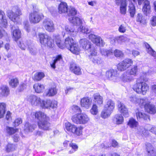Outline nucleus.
Instances as JSON below:
<instances>
[{
  "mask_svg": "<svg viewBox=\"0 0 156 156\" xmlns=\"http://www.w3.org/2000/svg\"><path fill=\"white\" fill-rule=\"evenodd\" d=\"M54 37L53 40L48 35L44 33H39L37 38L39 40L42 45L44 46L47 45L50 48L52 47L54 44L53 41L55 42L57 46L61 49L66 48L69 49L75 43L73 38L70 37H68L65 39L64 43H62L61 39L59 35H54Z\"/></svg>",
  "mask_w": 156,
  "mask_h": 156,
  "instance_id": "f257e3e1",
  "label": "nucleus"
},
{
  "mask_svg": "<svg viewBox=\"0 0 156 156\" xmlns=\"http://www.w3.org/2000/svg\"><path fill=\"white\" fill-rule=\"evenodd\" d=\"M133 89L138 94L145 95L149 89V87L141 76L136 80V83L133 86Z\"/></svg>",
  "mask_w": 156,
  "mask_h": 156,
  "instance_id": "f03ea898",
  "label": "nucleus"
},
{
  "mask_svg": "<svg viewBox=\"0 0 156 156\" xmlns=\"http://www.w3.org/2000/svg\"><path fill=\"white\" fill-rule=\"evenodd\" d=\"M58 12L59 13L66 12L69 17V21L74 25L80 26L84 21L82 19L77 16H73L76 14V10H58Z\"/></svg>",
  "mask_w": 156,
  "mask_h": 156,
  "instance_id": "7ed1b4c3",
  "label": "nucleus"
},
{
  "mask_svg": "<svg viewBox=\"0 0 156 156\" xmlns=\"http://www.w3.org/2000/svg\"><path fill=\"white\" fill-rule=\"evenodd\" d=\"M73 122L77 124H84L87 123L90 119L87 115L84 113L76 114L72 117Z\"/></svg>",
  "mask_w": 156,
  "mask_h": 156,
  "instance_id": "20e7f679",
  "label": "nucleus"
},
{
  "mask_svg": "<svg viewBox=\"0 0 156 156\" xmlns=\"http://www.w3.org/2000/svg\"><path fill=\"white\" fill-rule=\"evenodd\" d=\"M29 17L31 23H37L43 19L44 16L41 13L34 11L30 14Z\"/></svg>",
  "mask_w": 156,
  "mask_h": 156,
  "instance_id": "39448f33",
  "label": "nucleus"
},
{
  "mask_svg": "<svg viewBox=\"0 0 156 156\" xmlns=\"http://www.w3.org/2000/svg\"><path fill=\"white\" fill-rule=\"evenodd\" d=\"M133 62V60L131 59H125L118 64V69L121 71H123L132 65Z\"/></svg>",
  "mask_w": 156,
  "mask_h": 156,
  "instance_id": "423d86ee",
  "label": "nucleus"
},
{
  "mask_svg": "<svg viewBox=\"0 0 156 156\" xmlns=\"http://www.w3.org/2000/svg\"><path fill=\"white\" fill-rule=\"evenodd\" d=\"M57 102L56 101H51L50 100H41L40 106L43 108H54L57 106Z\"/></svg>",
  "mask_w": 156,
  "mask_h": 156,
  "instance_id": "0eeeda50",
  "label": "nucleus"
},
{
  "mask_svg": "<svg viewBox=\"0 0 156 156\" xmlns=\"http://www.w3.org/2000/svg\"><path fill=\"white\" fill-rule=\"evenodd\" d=\"M42 26L48 32H53L55 30L53 22L49 18L45 19L43 20Z\"/></svg>",
  "mask_w": 156,
  "mask_h": 156,
  "instance_id": "6e6552de",
  "label": "nucleus"
},
{
  "mask_svg": "<svg viewBox=\"0 0 156 156\" xmlns=\"http://www.w3.org/2000/svg\"><path fill=\"white\" fill-rule=\"evenodd\" d=\"M129 100L130 101L136 105L142 106L144 102L147 101V98L145 97L142 98H140L136 95H132L129 97Z\"/></svg>",
  "mask_w": 156,
  "mask_h": 156,
  "instance_id": "1a4fd4ad",
  "label": "nucleus"
},
{
  "mask_svg": "<svg viewBox=\"0 0 156 156\" xmlns=\"http://www.w3.org/2000/svg\"><path fill=\"white\" fill-rule=\"evenodd\" d=\"M26 99L32 106H40L41 100L40 97L33 95L27 96Z\"/></svg>",
  "mask_w": 156,
  "mask_h": 156,
  "instance_id": "9d476101",
  "label": "nucleus"
},
{
  "mask_svg": "<svg viewBox=\"0 0 156 156\" xmlns=\"http://www.w3.org/2000/svg\"><path fill=\"white\" fill-rule=\"evenodd\" d=\"M8 16L9 18L14 22L17 23L19 19V16L21 15V10H16L13 12L12 10H8Z\"/></svg>",
  "mask_w": 156,
  "mask_h": 156,
  "instance_id": "9b49d317",
  "label": "nucleus"
},
{
  "mask_svg": "<svg viewBox=\"0 0 156 156\" xmlns=\"http://www.w3.org/2000/svg\"><path fill=\"white\" fill-rule=\"evenodd\" d=\"M149 100L147 98V101L143 103L142 106H144L146 111L151 114H154L156 113V109L154 105L151 104Z\"/></svg>",
  "mask_w": 156,
  "mask_h": 156,
  "instance_id": "f8f14e48",
  "label": "nucleus"
},
{
  "mask_svg": "<svg viewBox=\"0 0 156 156\" xmlns=\"http://www.w3.org/2000/svg\"><path fill=\"white\" fill-rule=\"evenodd\" d=\"M48 117H47L46 119H44L42 120L37 121V125L39 128L44 130H48L51 126L50 123L48 121Z\"/></svg>",
  "mask_w": 156,
  "mask_h": 156,
  "instance_id": "ddd939ff",
  "label": "nucleus"
},
{
  "mask_svg": "<svg viewBox=\"0 0 156 156\" xmlns=\"http://www.w3.org/2000/svg\"><path fill=\"white\" fill-rule=\"evenodd\" d=\"M88 38L94 43L99 46H103L104 45L103 40L101 37L93 34L89 35Z\"/></svg>",
  "mask_w": 156,
  "mask_h": 156,
  "instance_id": "4468645a",
  "label": "nucleus"
},
{
  "mask_svg": "<svg viewBox=\"0 0 156 156\" xmlns=\"http://www.w3.org/2000/svg\"><path fill=\"white\" fill-rule=\"evenodd\" d=\"M118 107L119 111L125 117H128L129 116V114L128 112L127 109L123 103L120 101L118 102Z\"/></svg>",
  "mask_w": 156,
  "mask_h": 156,
  "instance_id": "2eb2a0df",
  "label": "nucleus"
},
{
  "mask_svg": "<svg viewBox=\"0 0 156 156\" xmlns=\"http://www.w3.org/2000/svg\"><path fill=\"white\" fill-rule=\"evenodd\" d=\"M120 79L124 83H129L132 81L133 79V77L131 76L127 71L123 73L120 77Z\"/></svg>",
  "mask_w": 156,
  "mask_h": 156,
  "instance_id": "dca6fc26",
  "label": "nucleus"
},
{
  "mask_svg": "<svg viewBox=\"0 0 156 156\" xmlns=\"http://www.w3.org/2000/svg\"><path fill=\"white\" fill-rule=\"evenodd\" d=\"M91 104V100L88 97L82 98L80 101V104L81 106L87 109H88L90 107Z\"/></svg>",
  "mask_w": 156,
  "mask_h": 156,
  "instance_id": "f3484780",
  "label": "nucleus"
},
{
  "mask_svg": "<svg viewBox=\"0 0 156 156\" xmlns=\"http://www.w3.org/2000/svg\"><path fill=\"white\" fill-rule=\"evenodd\" d=\"M79 43L80 46L84 50H87L91 47V43L87 39H81Z\"/></svg>",
  "mask_w": 156,
  "mask_h": 156,
  "instance_id": "a211bd4d",
  "label": "nucleus"
},
{
  "mask_svg": "<svg viewBox=\"0 0 156 156\" xmlns=\"http://www.w3.org/2000/svg\"><path fill=\"white\" fill-rule=\"evenodd\" d=\"M65 28L67 33L69 35L74 37L76 35L77 32L75 30L73 25H66Z\"/></svg>",
  "mask_w": 156,
  "mask_h": 156,
  "instance_id": "6ab92c4d",
  "label": "nucleus"
},
{
  "mask_svg": "<svg viewBox=\"0 0 156 156\" xmlns=\"http://www.w3.org/2000/svg\"><path fill=\"white\" fill-rule=\"evenodd\" d=\"M62 59L61 55H58L54 57L52 61L50 63L51 67L53 69H55L56 68L55 65L59 63L60 61L62 60Z\"/></svg>",
  "mask_w": 156,
  "mask_h": 156,
  "instance_id": "aec40b11",
  "label": "nucleus"
},
{
  "mask_svg": "<svg viewBox=\"0 0 156 156\" xmlns=\"http://www.w3.org/2000/svg\"><path fill=\"white\" fill-rule=\"evenodd\" d=\"M73 54L78 55L80 51V48L78 44L75 42L72 45L70 46V48L69 49Z\"/></svg>",
  "mask_w": 156,
  "mask_h": 156,
  "instance_id": "412c9836",
  "label": "nucleus"
},
{
  "mask_svg": "<svg viewBox=\"0 0 156 156\" xmlns=\"http://www.w3.org/2000/svg\"><path fill=\"white\" fill-rule=\"evenodd\" d=\"M70 69L74 73L77 75H80L81 73L80 68L75 64H71L70 66Z\"/></svg>",
  "mask_w": 156,
  "mask_h": 156,
  "instance_id": "4be33fe9",
  "label": "nucleus"
},
{
  "mask_svg": "<svg viewBox=\"0 0 156 156\" xmlns=\"http://www.w3.org/2000/svg\"><path fill=\"white\" fill-rule=\"evenodd\" d=\"M57 92V89L56 85L54 84L53 86L49 89L48 92L46 93V95L49 97L53 96L56 94Z\"/></svg>",
  "mask_w": 156,
  "mask_h": 156,
  "instance_id": "5701e85b",
  "label": "nucleus"
},
{
  "mask_svg": "<svg viewBox=\"0 0 156 156\" xmlns=\"http://www.w3.org/2000/svg\"><path fill=\"white\" fill-rule=\"evenodd\" d=\"M149 129H147L144 128L143 126H139L137 128L136 130V133L141 135L142 136H146L148 135V130Z\"/></svg>",
  "mask_w": 156,
  "mask_h": 156,
  "instance_id": "b1692460",
  "label": "nucleus"
},
{
  "mask_svg": "<svg viewBox=\"0 0 156 156\" xmlns=\"http://www.w3.org/2000/svg\"><path fill=\"white\" fill-rule=\"evenodd\" d=\"M0 24L4 27H6L7 25V20L5 14L2 10H0Z\"/></svg>",
  "mask_w": 156,
  "mask_h": 156,
  "instance_id": "393cba45",
  "label": "nucleus"
},
{
  "mask_svg": "<svg viewBox=\"0 0 156 156\" xmlns=\"http://www.w3.org/2000/svg\"><path fill=\"white\" fill-rule=\"evenodd\" d=\"M31 43L30 41L21 40L17 43L19 47L22 50H25L28 47V45Z\"/></svg>",
  "mask_w": 156,
  "mask_h": 156,
  "instance_id": "a878e982",
  "label": "nucleus"
},
{
  "mask_svg": "<svg viewBox=\"0 0 156 156\" xmlns=\"http://www.w3.org/2000/svg\"><path fill=\"white\" fill-rule=\"evenodd\" d=\"M147 151L148 154L147 156H156V153L154 147L150 143H147L146 145Z\"/></svg>",
  "mask_w": 156,
  "mask_h": 156,
  "instance_id": "bb28decb",
  "label": "nucleus"
},
{
  "mask_svg": "<svg viewBox=\"0 0 156 156\" xmlns=\"http://www.w3.org/2000/svg\"><path fill=\"white\" fill-rule=\"evenodd\" d=\"M114 40L115 43L117 42L121 44L122 43H126L129 41V39L123 36H120L115 37Z\"/></svg>",
  "mask_w": 156,
  "mask_h": 156,
  "instance_id": "cd10ccee",
  "label": "nucleus"
},
{
  "mask_svg": "<svg viewBox=\"0 0 156 156\" xmlns=\"http://www.w3.org/2000/svg\"><path fill=\"white\" fill-rule=\"evenodd\" d=\"M113 121L116 124H122L124 121L123 117L121 114L116 115L113 118Z\"/></svg>",
  "mask_w": 156,
  "mask_h": 156,
  "instance_id": "c85d7f7f",
  "label": "nucleus"
},
{
  "mask_svg": "<svg viewBox=\"0 0 156 156\" xmlns=\"http://www.w3.org/2000/svg\"><path fill=\"white\" fill-rule=\"evenodd\" d=\"M33 115H34L35 118L37 120V121L42 120L47 117L44 113L40 111L34 113Z\"/></svg>",
  "mask_w": 156,
  "mask_h": 156,
  "instance_id": "c756f323",
  "label": "nucleus"
},
{
  "mask_svg": "<svg viewBox=\"0 0 156 156\" xmlns=\"http://www.w3.org/2000/svg\"><path fill=\"white\" fill-rule=\"evenodd\" d=\"M33 88L36 93H41L43 91L44 89V87L43 84L37 83L34 85Z\"/></svg>",
  "mask_w": 156,
  "mask_h": 156,
  "instance_id": "7c9ffc66",
  "label": "nucleus"
},
{
  "mask_svg": "<svg viewBox=\"0 0 156 156\" xmlns=\"http://www.w3.org/2000/svg\"><path fill=\"white\" fill-rule=\"evenodd\" d=\"M1 92L0 96L7 97L9 94V90L8 87L6 86H2L1 87Z\"/></svg>",
  "mask_w": 156,
  "mask_h": 156,
  "instance_id": "2f4dec72",
  "label": "nucleus"
},
{
  "mask_svg": "<svg viewBox=\"0 0 156 156\" xmlns=\"http://www.w3.org/2000/svg\"><path fill=\"white\" fill-rule=\"evenodd\" d=\"M93 97L94 98V101L98 104L101 105L103 103V98L99 94L96 93L94 94Z\"/></svg>",
  "mask_w": 156,
  "mask_h": 156,
  "instance_id": "473e14b6",
  "label": "nucleus"
},
{
  "mask_svg": "<svg viewBox=\"0 0 156 156\" xmlns=\"http://www.w3.org/2000/svg\"><path fill=\"white\" fill-rule=\"evenodd\" d=\"M127 125L130 128H133L137 127L138 122L134 119L131 118L129 120Z\"/></svg>",
  "mask_w": 156,
  "mask_h": 156,
  "instance_id": "72a5a7b5",
  "label": "nucleus"
},
{
  "mask_svg": "<svg viewBox=\"0 0 156 156\" xmlns=\"http://www.w3.org/2000/svg\"><path fill=\"white\" fill-rule=\"evenodd\" d=\"M18 131V129L16 128H14L12 127L6 126L5 128V132L7 135H12Z\"/></svg>",
  "mask_w": 156,
  "mask_h": 156,
  "instance_id": "f704fd0d",
  "label": "nucleus"
},
{
  "mask_svg": "<svg viewBox=\"0 0 156 156\" xmlns=\"http://www.w3.org/2000/svg\"><path fill=\"white\" fill-rule=\"evenodd\" d=\"M144 44L147 53L154 57H155L156 56V52L152 48L148 43L145 42Z\"/></svg>",
  "mask_w": 156,
  "mask_h": 156,
  "instance_id": "c9c22d12",
  "label": "nucleus"
},
{
  "mask_svg": "<svg viewBox=\"0 0 156 156\" xmlns=\"http://www.w3.org/2000/svg\"><path fill=\"white\" fill-rule=\"evenodd\" d=\"M76 126L71 124L70 123L67 122L65 123V128L67 131L70 133H73V131L75 129Z\"/></svg>",
  "mask_w": 156,
  "mask_h": 156,
  "instance_id": "e433bc0d",
  "label": "nucleus"
},
{
  "mask_svg": "<svg viewBox=\"0 0 156 156\" xmlns=\"http://www.w3.org/2000/svg\"><path fill=\"white\" fill-rule=\"evenodd\" d=\"M21 31L18 28H16L12 32L13 37L16 41L21 37Z\"/></svg>",
  "mask_w": 156,
  "mask_h": 156,
  "instance_id": "4c0bfd02",
  "label": "nucleus"
},
{
  "mask_svg": "<svg viewBox=\"0 0 156 156\" xmlns=\"http://www.w3.org/2000/svg\"><path fill=\"white\" fill-rule=\"evenodd\" d=\"M112 112L104 108L101 112V116L103 119L107 118L110 115Z\"/></svg>",
  "mask_w": 156,
  "mask_h": 156,
  "instance_id": "58836bf2",
  "label": "nucleus"
},
{
  "mask_svg": "<svg viewBox=\"0 0 156 156\" xmlns=\"http://www.w3.org/2000/svg\"><path fill=\"white\" fill-rule=\"evenodd\" d=\"M114 107L115 103L114 102L111 100H109L105 105L104 108L112 112Z\"/></svg>",
  "mask_w": 156,
  "mask_h": 156,
  "instance_id": "ea45409f",
  "label": "nucleus"
},
{
  "mask_svg": "<svg viewBox=\"0 0 156 156\" xmlns=\"http://www.w3.org/2000/svg\"><path fill=\"white\" fill-rule=\"evenodd\" d=\"M136 116L138 120L143 119L145 120H147L149 119V116L144 113L138 110L137 112H136Z\"/></svg>",
  "mask_w": 156,
  "mask_h": 156,
  "instance_id": "a19ab883",
  "label": "nucleus"
},
{
  "mask_svg": "<svg viewBox=\"0 0 156 156\" xmlns=\"http://www.w3.org/2000/svg\"><path fill=\"white\" fill-rule=\"evenodd\" d=\"M19 83L18 78L16 77H13L9 81V85L12 88H15L18 86Z\"/></svg>",
  "mask_w": 156,
  "mask_h": 156,
  "instance_id": "79ce46f5",
  "label": "nucleus"
},
{
  "mask_svg": "<svg viewBox=\"0 0 156 156\" xmlns=\"http://www.w3.org/2000/svg\"><path fill=\"white\" fill-rule=\"evenodd\" d=\"M36 127V125H32L28 122H27L25 125L24 129L27 132H31L34 130Z\"/></svg>",
  "mask_w": 156,
  "mask_h": 156,
  "instance_id": "37998d69",
  "label": "nucleus"
},
{
  "mask_svg": "<svg viewBox=\"0 0 156 156\" xmlns=\"http://www.w3.org/2000/svg\"><path fill=\"white\" fill-rule=\"evenodd\" d=\"M45 76L44 73L39 72L35 73L33 76V79L34 80L39 81Z\"/></svg>",
  "mask_w": 156,
  "mask_h": 156,
  "instance_id": "c03bdc74",
  "label": "nucleus"
},
{
  "mask_svg": "<svg viewBox=\"0 0 156 156\" xmlns=\"http://www.w3.org/2000/svg\"><path fill=\"white\" fill-rule=\"evenodd\" d=\"M136 21L142 24H146L147 22L145 17L141 14L139 13L136 17Z\"/></svg>",
  "mask_w": 156,
  "mask_h": 156,
  "instance_id": "a18cd8bd",
  "label": "nucleus"
},
{
  "mask_svg": "<svg viewBox=\"0 0 156 156\" xmlns=\"http://www.w3.org/2000/svg\"><path fill=\"white\" fill-rule=\"evenodd\" d=\"M90 60L95 64H100L103 62L101 58L97 56L90 57Z\"/></svg>",
  "mask_w": 156,
  "mask_h": 156,
  "instance_id": "49530a36",
  "label": "nucleus"
},
{
  "mask_svg": "<svg viewBox=\"0 0 156 156\" xmlns=\"http://www.w3.org/2000/svg\"><path fill=\"white\" fill-rule=\"evenodd\" d=\"M126 71L131 76H136L138 71L137 67L136 66H134L130 70H128Z\"/></svg>",
  "mask_w": 156,
  "mask_h": 156,
  "instance_id": "de8ad7c7",
  "label": "nucleus"
},
{
  "mask_svg": "<svg viewBox=\"0 0 156 156\" xmlns=\"http://www.w3.org/2000/svg\"><path fill=\"white\" fill-rule=\"evenodd\" d=\"M101 53L102 55L107 57L110 56L112 54V50H107L104 48H102L100 50Z\"/></svg>",
  "mask_w": 156,
  "mask_h": 156,
  "instance_id": "09e8293b",
  "label": "nucleus"
},
{
  "mask_svg": "<svg viewBox=\"0 0 156 156\" xmlns=\"http://www.w3.org/2000/svg\"><path fill=\"white\" fill-rule=\"evenodd\" d=\"M70 112L73 113H76L80 114L81 111L80 107L77 105H73L71 107L70 109Z\"/></svg>",
  "mask_w": 156,
  "mask_h": 156,
  "instance_id": "8fccbe9b",
  "label": "nucleus"
},
{
  "mask_svg": "<svg viewBox=\"0 0 156 156\" xmlns=\"http://www.w3.org/2000/svg\"><path fill=\"white\" fill-rule=\"evenodd\" d=\"M75 129L73 131V133L77 136H80L82 135L83 127L81 126L77 127L76 126Z\"/></svg>",
  "mask_w": 156,
  "mask_h": 156,
  "instance_id": "3c124183",
  "label": "nucleus"
},
{
  "mask_svg": "<svg viewBox=\"0 0 156 156\" xmlns=\"http://www.w3.org/2000/svg\"><path fill=\"white\" fill-rule=\"evenodd\" d=\"M69 146L72 148V149L69 151L68 153L69 154H70L73 153L78 149V146L75 143H70Z\"/></svg>",
  "mask_w": 156,
  "mask_h": 156,
  "instance_id": "603ef678",
  "label": "nucleus"
},
{
  "mask_svg": "<svg viewBox=\"0 0 156 156\" xmlns=\"http://www.w3.org/2000/svg\"><path fill=\"white\" fill-rule=\"evenodd\" d=\"M5 104L3 103H0V118L3 117L5 112Z\"/></svg>",
  "mask_w": 156,
  "mask_h": 156,
  "instance_id": "864d4df0",
  "label": "nucleus"
},
{
  "mask_svg": "<svg viewBox=\"0 0 156 156\" xmlns=\"http://www.w3.org/2000/svg\"><path fill=\"white\" fill-rule=\"evenodd\" d=\"M68 9L67 3L64 2H61L58 6V10H68Z\"/></svg>",
  "mask_w": 156,
  "mask_h": 156,
  "instance_id": "5fc2aeb1",
  "label": "nucleus"
},
{
  "mask_svg": "<svg viewBox=\"0 0 156 156\" xmlns=\"http://www.w3.org/2000/svg\"><path fill=\"white\" fill-rule=\"evenodd\" d=\"M31 43L30 45H28V48L31 54L33 55H35L37 52V49L33 46L31 45Z\"/></svg>",
  "mask_w": 156,
  "mask_h": 156,
  "instance_id": "6e6d98bb",
  "label": "nucleus"
},
{
  "mask_svg": "<svg viewBox=\"0 0 156 156\" xmlns=\"http://www.w3.org/2000/svg\"><path fill=\"white\" fill-rule=\"evenodd\" d=\"M90 113L93 115H96L98 112V107L95 104H94L90 110Z\"/></svg>",
  "mask_w": 156,
  "mask_h": 156,
  "instance_id": "4d7b16f0",
  "label": "nucleus"
},
{
  "mask_svg": "<svg viewBox=\"0 0 156 156\" xmlns=\"http://www.w3.org/2000/svg\"><path fill=\"white\" fill-rule=\"evenodd\" d=\"M80 30L81 32L86 34L89 33L90 30L87 26H82V25L80 26Z\"/></svg>",
  "mask_w": 156,
  "mask_h": 156,
  "instance_id": "13d9d810",
  "label": "nucleus"
},
{
  "mask_svg": "<svg viewBox=\"0 0 156 156\" xmlns=\"http://www.w3.org/2000/svg\"><path fill=\"white\" fill-rule=\"evenodd\" d=\"M150 2L147 0H145L143 4V10H150Z\"/></svg>",
  "mask_w": 156,
  "mask_h": 156,
  "instance_id": "bf43d9fd",
  "label": "nucleus"
},
{
  "mask_svg": "<svg viewBox=\"0 0 156 156\" xmlns=\"http://www.w3.org/2000/svg\"><path fill=\"white\" fill-rule=\"evenodd\" d=\"M22 122V120L20 118H16L14 121L13 122V126L16 127L18 126Z\"/></svg>",
  "mask_w": 156,
  "mask_h": 156,
  "instance_id": "052dcab7",
  "label": "nucleus"
},
{
  "mask_svg": "<svg viewBox=\"0 0 156 156\" xmlns=\"http://www.w3.org/2000/svg\"><path fill=\"white\" fill-rule=\"evenodd\" d=\"M151 25L153 27L156 26V16H152L150 20Z\"/></svg>",
  "mask_w": 156,
  "mask_h": 156,
  "instance_id": "680f3d73",
  "label": "nucleus"
},
{
  "mask_svg": "<svg viewBox=\"0 0 156 156\" xmlns=\"http://www.w3.org/2000/svg\"><path fill=\"white\" fill-rule=\"evenodd\" d=\"M15 146L12 144H8L6 146V150L7 152L13 151L15 149Z\"/></svg>",
  "mask_w": 156,
  "mask_h": 156,
  "instance_id": "e2e57ef3",
  "label": "nucleus"
},
{
  "mask_svg": "<svg viewBox=\"0 0 156 156\" xmlns=\"http://www.w3.org/2000/svg\"><path fill=\"white\" fill-rule=\"evenodd\" d=\"M114 55L116 57H122L123 55V53L121 51L116 49L114 51Z\"/></svg>",
  "mask_w": 156,
  "mask_h": 156,
  "instance_id": "0e129e2a",
  "label": "nucleus"
},
{
  "mask_svg": "<svg viewBox=\"0 0 156 156\" xmlns=\"http://www.w3.org/2000/svg\"><path fill=\"white\" fill-rule=\"evenodd\" d=\"M111 80H113L114 81H116L118 78V75L117 71L113 69V72H112Z\"/></svg>",
  "mask_w": 156,
  "mask_h": 156,
  "instance_id": "69168bd1",
  "label": "nucleus"
},
{
  "mask_svg": "<svg viewBox=\"0 0 156 156\" xmlns=\"http://www.w3.org/2000/svg\"><path fill=\"white\" fill-rule=\"evenodd\" d=\"M126 27L123 24L121 25L118 28V30L120 33H123L126 32Z\"/></svg>",
  "mask_w": 156,
  "mask_h": 156,
  "instance_id": "338daca9",
  "label": "nucleus"
},
{
  "mask_svg": "<svg viewBox=\"0 0 156 156\" xmlns=\"http://www.w3.org/2000/svg\"><path fill=\"white\" fill-rule=\"evenodd\" d=\"M126 0H121L120 10H122V9H124L125 10H126Z\"/></svg>",
  "mask_w": 156,
  "mask_h": 156,
  "instance_id": "774afa93",
  "label": "nucleus"
}]
</instances>
